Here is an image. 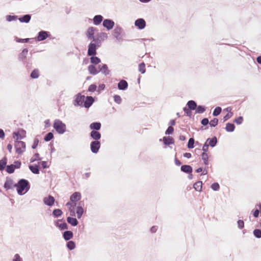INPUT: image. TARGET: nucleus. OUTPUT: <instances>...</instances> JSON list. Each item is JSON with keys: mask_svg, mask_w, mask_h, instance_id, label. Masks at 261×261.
<instances>
[{"mask_svg": "<svg viewBox=\"0 0 261 261\" xmlns=\"http://www.w3.org/2000/svg\"><path fill=\"white\" fill-rule=\"evenodd\" d=\"M97 31H98V29L96 28L89 27L85 32V35L87 39L91 41H94L95 37V33Z\"/></svg>", "mask_w": 261, "mask_h": 261, "instance_id": "13", "label": "nucleus"}, {"mask_svg": "<svg viewBox=\"0 0 261 261\" xmlns=\"http://www.w3.org/2000/svg\"><path fill=\"white\" fill-rule=\"evenodd\" d=\"M55 202L56 199L55 197L51 195H48L47 196H45L43 198V202L44 204L49 207L54 206Z\"/></svg>", "mask_w": 261, "mask_h": 261, "instance_id": "16", "label": "nucleus"}, {"mask_svg": "<svg viewBox=\"0 0 261 261\" xmlns=\"http://www.w3.org/2000/svg\"><path fill=\"white\" fill-rule=\"evenodd\" d=\"M63 214V212L60 208H55L53 210L52 212V214L51 215L54 218H59L60 217H61L62 216Z\"/></svg>", "mask_w": 261, "mask_h": 261, "instance_id": "38", "label": "nucleus"}, {"mask_svg": "<svg viewBox=\"0 0 261 261\" xmlns=\"http://www.w3.org/2000/svg\"><path fill=\"white\" fill-rule=\"evenodd\" d=\"M159 141L163 142L165 147L175 144L174 139L171 136H164L162 139H160Z\"/></svg>", "mask_w": 261, "mask_h": 261, "instance_id": "15", "label": "nucleus"}, {"mask_svg": "<svg viewBox=\"0 0 261 261\" xmlns=\"http://www.w3.org/2000/svg\"><path fill=\"white\" fill-rule=\"evenodd\" d=\"M29 49L28 48H23L18 54L17 59L21 63L28 60L27 56L28 55Z\"/></svg>", "mask_w": 261, "mask_h": 261, "instance_id": "18", "label": "nucleus"}, {"mask_svg": "<svg viewBox=\"0 0 261 261\" xmlns=\"http://www.w3.org/2000/svg\"><path fill=\"white\" fill-rule=\"evenodd\" d=\"M98 40L91 41L88 45L87 56L96 55L97 50L101 46Z\"/></svg>", "mask_w": 261, "mask_h": 261, "instance_id": "3", "label": "nucleus"}, {"mask_svg": "<svg viewBox=\"0 0 261 261\" xmlns=\"http://www.w3.org/2000/svg\"><path fill=\"white\" fill-rule=\"evenodd\" d=\"M98 69L99 72H101L105 76L109 75L111 73V70L109 69L108 66L106 64L102 63L98 65Z\"/></svg>", "mask_w": 261, "mask_h": 261, "instance_id": "22", "label": "nucleus"}, {"mask_svg": "<svg viewBox=\"0 0 261 261\" xmlns=\"http://www.w3.org/2000/svg\"><path fill=\"white\" fill-rule=\"evenodd\" d=\"M74 234L71 230H66L62 232V237L66 241H69L73 238Z\"/></svg>", "mask_w": 261, "mask_h": 261, "instance_id": "29", "label": "nucleus"}, {"mask_svg": "<svg viewBox=\"0 0 261 261\" xmlns=\"http://www.w3.org/2000/svg\"><path fill=\"white\" fill-rule=\"evenodd\" d=\"M194 144H195V139H194V137L190 138L189 139L187 145V148L189 149L193 148L195 147Z\"/></svg>", "mask_w": 261, "mask_h": 261, "instance_id": "52", "label": "nucleus"}, {"mask_svg": "<svg viewBox=\"0 0 261 261\" xmlns=\"http://www.w3.org/2000/svg\"><path fill=\"white\" fill-rule=\"evenodd\" d=\"M222 112V108L220 107H216L214 110L212 115L214 117L219 116Z\"/></svg>", "mask_w": 261, "mask_h": 261, "instance_id": "53", "label": "nucleus"}, {"mask_svg": "<svg viewBox=\"0 0 261 261\" xmlns=\"http://www.w3.org/2000/svg\"><path fill=\"white\" fill-rule=\"evenodd\" d=\"M225 127H224L225 130L228 133H232L234 131L236 126L234 123L228 122L226 123Z\"/></svg>", "mask_w": 261, "mask_h": 261, "instance_id": "37", "label": "nucleus"}, {"mask_svg": "<svg viewBox=\"0 0 261 261\" xmlns=\"http://www.w3.org/2000/svg\"><path fill=\"white\" fill-rule=\"evenodd\" d=\"M174 133V128L172 126H168L167 128L166 129L165 134L166 135H168L169 136L170 135H172Z\"/></svg>", "mask_w": 261, "mask_h": 261, "instance_id": "62", "label": "nucleus"}, {"mask_svg": "<svg viewBox=\"0 0 261 261\" xmlns=\"http://www.w3.org/2000/svg\"><path fill=\"white\" fill-rule=\"evenodd\" d=\"M66 220L68 224L73 227L77 226L79 224V221L75 217L68 216L67 217Z\"/></svg>", "mask_w": 261, "mask_h": 261, "instance_id": "35", "label": "nucleus"}, {"mask_svg": "<svg viewBox=\"0 0 261 261\" xmlns=\"http://www.w3.org/2000/svg\"><path fill=\"white\" fill-rule=\"evenodd\" d=\"M40 73L39 71L37 68H35L33 69L31 74H30V77L32 79H37L39 77Z\"/></svg>", "mask_w": 261, "mask_h": 261, "instance_id": "45", "label": "nucleus"}, {"mask_svg": "<svg viewBox=\"0 0 261 261\" xmlns=\"http://www.w3.org/2000/svg\"><path fill=\"white\" fill-rule=\"evenodd\" d=\"M33 38H20L17 36H14V40L17 42V43H29L31 40H33Z\"/></svg>", "mask_w": 261, "mask_h": 261, "instance_id": "40", "label": "nucleus"}, {"mask_svg": "<svg viewBox=\"0 0 261 261\" xmlns=\"http://www.w3.org/2000/svg\"><path fill=\"white\" fill-rule=\"evenodd\" d=\"M200 156L201 157V160L203 161V163L204 164L205 166L207 168H208V165L210 164V156L208 155V154L205 153H201Z\"/></svg>", "mask_w": 261, "mask_h": 261, "instance_id": "36", "label": "nucleus"}, {"mask_svg": "<svg viewBox=\"0 0 261 261\" xmlns=\"http://www.w3.org/2000/svg\"><path fill=\"white\" fill-rule=\"evenodd\" d=\"M7 163L8 159L6 156L0 160V171L2 172L5 169Z\"/></svg>", "mask_w": 261, "mask_h": 261, "instance_id": "39", "label": "nucleus"}, {"mask_svg": "<svg viewBox=\"0 0 261 261\" xmlns=\"http://www.w3.org/2000/svg\"><path fill=\"white\" fill-rule=\"evenodd\" d=\"M211 188L214 191L216 192L218 191L220 189V185L219 183L217 182H214L213 184H212Z\"/></svg>", "mask_w": 261, "mask_h": 261, "instance_id": "60", "label": "nucleus"}, {"mask_svg": "<svg viewBox=\"0 0 261 261\" xmlns=\"http://www.w3.org/2000/svg\"><path fill=\"white\" fill-rule=\"evenodd\" d=\"M84 99H85V95H82L81 93H78L74 96L73 100V105L75 107L82 108Z\"/></svg>", "mask_w": 261, "mask_h": 261, "instance_id": "8", "label": "nucleus"}, {"mask_svg": "<svg viewBox=\"0 0 261 261\" xmlns=\"http://www.w3.org/2000/svg\"><path fill=\"white\" fill-rule=\"evenodd\" d=\"M108 34L105 32H100L98 33L95 37V39H94V41L98 40L99 44L101 45L102 41H104L105 40L107 39L108 38Z\"/></svg>", "mask_w": 261, "mask_h": 261, "instance_id": "24", "label": "nucleus"}, {"mask_svg": "<svg viewBox=\"0 0 261 261\" xmlns=\"http://www.w3.org/2000/svg\"><path fill=\"white\" fill-rule=\"evenodd\" d=\"M180 170L185 173H189L193 172V169L192 167L190 165H182L180 167Z\"/></svg>", "mask_w": 261, "mask_h": 261, "instance_id": "33", "label": "nucleus"}, {"mask_svg": "<svg viewBox=\"0 0 261 261\" xmlns=\"http://www.w3.org/2000/svg\"><path fill=\"white\" fill-rule=\"evenodd\" d=\"M53 127L58 134L62 135L66 132V125L60 119H55L54 121Z\"/></svg>", "mask_w": 261, "mask_h": 261, "instance_id": "2", "label": "nucleus"}, {"mask_svg": "<svg viewBox=\"0 0 261 261\" xmlns=\"http://www.w3.org/2000/svg\"><path fill=\"white\" fill-rule=\"evenodd\" d=\"M101 127V123L99 121L92 122L89 125V128L91 131H99Z\"/></svg>", "mask_w": 261, "mask_h": 261, "instance_id": "30", "label": "nucleus"}, {"mask_svg": "<svg viewBox=\"0 0 261 261\" xmlns=\"http://www.w3.org/2000/svg\"><path fill=\"white\" fill-rule=\"evenodd\" d=\"M32 18V15L27 14L21 16H18V20L21 23H28L30 22Z\"/></svg>", "mask_w": 261, "mask_h": 261, "instance_id": "26", "label": "nucleus"}, {"mask_svg": "<svg viewBox=\"0 0 261 261\" xmlns=\"http://www.w3.org/2000/svg\"><path fill=\"white\" fill-rule=\"evenodd\" d=\"M97 86L96 85V84L93 83L91 84L89 87L88 89V91L89 92H94L95 91H97Z\"/></svg>", "mask_w": 261, "mask_h": 261, "instance_id": "58", "label": "nucleus"}, {"mask_svg": "<svg viewBox=\"0 0 261 261\" xmlns=\"http://www.w3.org/2000/svg\"><path fill=\"white\" fill-rule=\"evenodd\" d=\"M14 148L16 153L21 155L25 151L26 144L22 141H14Z\"/></svg>", "mask_w": 261, "mask_h": 261, "instance_id": "6", "label": "nucleus"}, {"mask_svg": "<svg viewBox=\"0 0 261 261\" xmlns=\"http://www.w3.org/2000/svg\"><path fill=\"white\" fill-rule=\"evenodd\" d=\"M210 122V126L211 127H215L218 124L219 120L217 118H213Z\"/></svg>", "mask_w": 261, "mask_h": 261, "instance_id": "55", "label": "nucleus"}, {"mask_svg": "<svg viewBox=\"0 0 261 261\" xmlns=\"http://www.w3.org/2000/svg\"><path fill=\"white\" fill-rule=\"evenodd\" d=\"M42 160V158L40 156V154L38 152L34 153L33 157L31 158L30 160L31 163H34L36 161H41Z\"/></svg>", "mask_w": 261, "mask_h": 261, "instance_id": "46", "label": "nucleus"}, {"mask_svg": "<svg viewBox=\"0 0 261 261\" xmlns=\"http://www.w3.org/2000/svg\"><path fill=\"white\" fill-rule=\"evenodd\" d=\"M183 111L185 112V115L190 118H193L194 119V116L192 114V110L188 109L187 107L183 108Z\"/></svg>", "mask_w": 261, "mask_h": 261, "instance_id": "49", "label": "nucleus"}, {"mask_svg": "<svg viewBox=\"0 0 261 261\" xmlns=\"http://www.w3.org/2000/svg\"><path fill=\"white\" fill-rule=\"evenodd\" d=\"M128 87V84L127 81L124 80H121L117 84V88L119 90L125 91L127 90Z\"/></svg>", "mask_w": 261, "mask_h": 261, "instance_id": "27", "label": "nucleus"}, {"mask_svg": "<svg viewBox=\"0 0 261 261\" xmlns=\"http://www.w3.org/2000/svg\"><path fill=\"white\" fill-rule=\"evenodd\" d=\"M200 123L201 124V126L199 128H197V132L199 130L202 131L204 130H207L210 127V122L208 118H203L200 120Z\"/></svg>", "mask_w": 261, "mask_h": 261, "instance_id": "21", "label": "nucleus"}, {"mask_svg": "<svg viewBox=\"0 0 261 261\" xmlns=\"http://www.w3.org/2000/svg\"><path fill=\"white\" fill-rule=\"evenodd\" d=\"M185 107H187L188 109L196 111V101L194 100H189Z\"/></svg>", "mask_w": 261, "mask_h": 261, "instance_id": "41", "label": "nucleus"}, {"mask_svg": "<svg viewBox=\"0 0 261 261\" xmlns=\"http://www.w3.org/2000/svg\"><path fill=\"white\" fill-rule=\"evenodd\" d=\"M26 130L22 128H18L17 130L13 132V138L14 141H19L26 137Z\"/></svg>", "mask_w": 261, "mask_h": 261, "instance_id": "7", "label": "nucleus"}, {"mask_svg": "<svg viewBox=\"0 0 261 261\" xmlns=\"http://www.w3.org/2000/svg\"><path fill=\"white\" fill-rule=\"evenodd\" d=\"M254 236L257 239L261 238V230L258 228H255L253 231Z\"/></svg>", "mask_w": 261, "mask_h": 261, "instance_id": "59", "label": "nucleus"}, {"mask_svg": "<svg viewBox=\"0 0 261 261\" xmlns=\"http://www.w3.org/2000/svg\"><path fill=\"white\" fill-rule=\"evenodd\" d=\"M256 207H257L255 206V207L251 211V214H252V216L255 218H258L259 214V211Z\"/></svg>", "mask_w": 261, "mask_h": 261, "instance_id": "63", "label": "nucleus"}, {"mask_svg": "<svg viewBox=\"0 0 261 261\" xmlns=\"http://www.w3.org/2000/svg\"><path fill=\"white\" fill-rule=\"evenodd\" d=\"M47 38L53 39H54V37L51 36L49 32L44 30H41L37 33L36 36L33 38V39H34L36 42H41L44 41Z\"/></svg>", "mask_w": 261, "mask_h": 261, "instance_id": "4", "label": "nucleus"}, {"mask_svg": "<svg viewBox=\"0 0 261 261\" xmlns=\"http://www.w3.org/2000/svg\"><path fill=\"white\" fill-rule=\"evenodd\" d=\"M5 170L9 174H12L15 172V169L14 165L11 164L10 165H7Z\"/></svg>", "mask_w": 261, "mask_h": 261, "instance_id": "47", "label": "nucleus"}, {"mask_svg": "<svg viewBox=\"0 0 261 261\" xmlns=\"http://www.w3.org/2000/svg\"><path fill=\"white\" fill-rule=\"evenodd\" d=\"M54 223L56 227L61 231L66 230L68 229V225L64 218L55 220Z\"/></svg>", "mask_w": 261, "mask_h": 261, "instance_id": "10", "label": "nucleus"}, {"mask_svg": "<svg viewBox=\"0 0 261 261\" xmlns=\"http://www.w3.org/2000/svg\"><path fill=\"white\" fill-rule=\"evenodd\" d=\"M54 130H52L51 132L47 133L44 137V140L45 142H49L54 138Z\"/></svg>", "mask_w": 261, "mask_h": 261, "instance_id": "42", "label": "nucleus"}, {"mask_svg": "<svg viewBox=\"0 0 261 261\" xmlns=\"http://www.w3.org/2000/svg\"><path fill=\"white\" fill-rule=\"evenodd\" d=\"M66 246L69 250H72L76 247V243L74 241L69 240L66 241Z\"/></svg>", "mask_w": 261, "mask_h": 261, "instance_id": "44", "label": "nucleus"}, {"mask_svg": "<svg viewBox=\"0 0 261 261\" xmlns=\"http://www.w3.org/2000/svg\"><path fill=\"white\" fill-rule=\"evenodd\" d=\"M89 136L93 141H100L101 135L99 131H91Z\"/></svg>", "mask_w": 261, "mask_h": 261, "instance_id": "28", "label": "nucleus"}, {"mask_svg": "<svg viewBox=\"0 0 261 261\" xmlns=\"http://www.w3.org/2000/svg\"><path fill=\"white\" fill-rule=\"evenodd\" d=\"M31 188V184L28 179H19L16 183V189L18 195L22 196L26 194Z\"/></svg>", "mask_w": 261, "mask_h": 261, "instance_id": "1", "label": "nucleus"}, {"mask_svg": "<svg viewBox=\"0 0 261 261\" xmlns=\"http://www.w3.org/2000/svg\"><path fill=\"white\" fill-rule=\"evenodd\" d=\"M84 206V202L81 201L78 203L77 206H76V213L77 214V218L79 219H80L82 218L84 213V210L83 208Z\"/></svg>", "mask_w": 261, "mask_h": 261, "instance_id": "20", "label": "nucleus"}, {"mask_svg": "<svg viewBox=\"0 0 261 261\" xmlns=\"http://www.w3.org/2000/svg\"><path fill=\"white\" fill-rule=\"evenodd\" d=\"M97 100L96 96L93 97L92 96H85V99L83 104L82 108L89 109L90 108L93 103Z\"/></svg>", "mask_w": 261, "mask_h": 261, "instance_id": "9", "label": "nucleus"}, {"mask_svg": "<svg viewBox=\"0 0 261 261\" xmlns=\"http://www.w3.org/2000/svg\"><path fill=\"white\" fill-rule=\"evenodd\" d=\"M138 70L141 74H144L146 72V65L144 62L139 64Z\"/></svg>", "mask_w": 261, "mask_h": 261, "instance_id": "48", "label": "nucleus"}, {"mask_svg": "<svg viewBox=\"0 0 261 261\" xmlns=\"http://www.w3.org/2000/svg\"><path fill=\"white\" fill-rule=\"evenodd\" d=\"M114 21L110 18L104 19L102 22V26L106 29L107 31H110L115 27Z\"/></svg>", "mask_w": 261, "mask_h": 261, "instance_id": "17", "label": "nucleus"}, {"mask_svg": "<svg viewBox=\"0 0 261 261\" xmlns=\"http://www.w3.org/2000/svg\"><path fill=\"white\" fill-rule=\"evenodd\" d=\"M135 26L139 30L145 29L146 26V22L144 18H139L135 21Z\"/></svg>", "mask_w": 261, "mask_h": 261, "instance_id": "19", "label": "nucleus"}, {"mask_svg": "<svg viewBox=\"0 0 261 261\" xmlns=\"http://www.w3.org/2000/svg\"><path fill=\"white\" fill-rule=\"evenodd\" d=\"M96 65L90 64L88 67L89 73L93 75H95L99 73L98 69H96Z\"/></svg>", "mask_w": 261, "mask_h": 261, "instance_id": "34", "label": "nucleus"}, {"mask_svg": "<svg viewBox=\"0 0 261 261\" xmlns=\"http://www.w3.org/2000/svg\"><path fill=\"white\" fill-rule=\"evenodd\" d=\"M206 168L205 166V168L202 167L197 168V173H201L200 175H206L207 173Z\"/></svg>", "mask_w": 261, "mask_h": 261, "instance_id": "56", "label": "nucleus"}, {"mask_svg": "<svg viewBox=\"0 0 261 261\" xmlns=\"http://www.w3.org/2000/svg\"><path fill=\"white\" fill-rule=\"evenodd\" d=\"M205 142L210 147L214 148L217 145L218 140L216 136H214L212 138H208L206 140Z\"/></svg>", "mask_w": 261, "mask_h": 261, "instance_id": "23", "label": "nucleus"}, {"mask_svg": "<svg viewBox=\"0 0 261 261\" xmlns=\"http://www.w3.org/2000/svg\"><path fill=\"white\" fill-rule=\"evenodd\" d=\"M82 198V195L80 192H74L70 196L69 200L73 203L72 207H75L77 205V202Z\"/></svg>", "mask_w": 261, "mask_h": 261, "instance_id": "12", "label": "nucleus"}, {"mask_svg": "<svg viewBox=\"0 0 261 261\" xmlns=\"http://www.w3.org/2000/svg\"><path fill=\"white\" fill-rule=\"evenodd\" d=\"M112 35L114 38L118 41H123V37L125 36V32L123 28L118 24H117L112 31Z\"/></svg>", "mask_w": 261, "mask_h": 261, "instance_id": "5", "label": "nucleus"}, {"mask_svg": "<svg viewBox=\"0 0 261 261\" xmlns=\"http://www.w3.org/2000/svg\"><path fill=\"white\" fill-rule=\"evenodd\" d=\"M30 54H31V57L28 58V60L22 63L23 64V65L25 66V68L28 70H29L32 68V63L31 58L32 54L31 53H30Z\"/></svg>", "mask_w": 261, "mask_h": 261, "instance_id": "43", "label": "nucleus"}, {"mask_svg": "<svg viewBox=\"0 0 261 261\" xmlns=\"http://www.w3.org/2000/svg\"><path fill=\"white\" fill-rule=\"evenodd\" d=\"M100 141H92L90 144L91 151L94 154H97L100 148Z\"/></svg>", "mask_w": 261, "mask_h": 261, "instance_id": "14", "label": "nucleus"}, {"mask_svg": "<svg viewBox=\"0 0 261 261\" xmlns=\"http://www.w3.org/2000/svg\"><path fill=\"white\" fill-rule=\"evenodd\" d=\"M38 137H40V136L37 135L34 139L33 144L32 145V146H31V147L33 149H35L36 148H37V147L38 145V144L39 143V140L38 138Z\"/></svg>", "mask_w": 261, "mask_h": 261, "instance_id": "57", "label": "nucleus"}, {"mask_svg": "<svg viewBox=\"0 0 261 261\" xmlns=\"http://www.w3.org/2000/svg\"><path fill=\"white\" fill-rule=\"evenodd\" d=\"M39 164L40 165V168H42V169H46V168H48L49 167V166L48 165V162L47 161H42V160L40 161V163H39Z\"/></svg>", "mask_w": 261, "mask_h": 261, "instance_id": "64", "label": "nucleus"}, {"mask_svg": "<svg viewBox=\"0 0 261 261\" xmlns=\"http://www.w3.org/2000/svg\"><path fill=\"white\" fill-rule=\"evenodd\" d=\"M88 56L90 57V63L92 65H98L101 62L100 58L97 57L96 55H91Z\"/></svg>", "mask_w": 261, "mask_h": 261, "instance_id": "31", "label": "nucleus"}, {"mask_svg": "<svg viewBox=\"0 0 261 261\" xmlns=\"http://www.w3.org/2000/svg\"><path fill=\"white\" fill-rule=\"evenodd\" d=\"M16 183L9 176H7L3 187L6 191L16 188Z\"/></svg>", "mask_w": 261, "mask_h": 261, "instance_id": "11", "label": "nucleus"}, {"mask_svg": "<svg viewBox=\"0 0 261 261\" xmlns=\"http://www.w3.org/2000/svg\"><path fill=\"white\" fill-rule=\"evenodd\" d=\"M18 16L15 15H7L6 16V19L8 22L16 21L18 20Z\"/></svg>", "mask_w": 261, "mask_h": 261, "instance_id": "50", "label": "nucleus"}, {"mask_svg": "<svg viewBox=\"0 0 261 261\" xmlns=\"http://www.w3.org/2000/svg\"><path fill=\"white\" fill-rule=\"evenodd\" d=\"M39 164V163L37 164H30L28 166L29 169L31 171V172L34 174H39L40 173V167H39L38 165Z\"/></svg>", "mask_w": 261, "mask_h": 261, "instance_id": "25", "label": "nucleus"}, {"mask_svg": "<svg viewBox=\"0 0 261 261\" xmlns=\"http://www.w3.org/2000/svg\"><path fill=\"white\" fill-rule=\"evenodd\" d=\"M243 117L242 116H239L233 119V122L234 123H236L237 125H241L243 123Z\"/></svg>", "mask_w": 261, "mask_h": 261, "instance_id": "54", "label": "nucleus"}, {"mask_svg": "<svg viewBox=\"0 0 261 261\" xmlns=\"http://www.w3.org/2000/svg\"><path fill=\"white\" fill-rule=\"evenodd\" d=\"M113 98H114V101L116 103H117L118 105H120V104L121 103L122 100V98H121V96L119 95L115 94L113 96Z\"/></svg>", "mask_w": 261, "mask_h": 261, "instance_id": "61", "label": "nucleus"}, {"mask_svg": "<svg viewBox=\"0 0 261 261\" xmlns=\"http://www.w3.org/2000/svg\"><path fill=\"white\" fill-rule=\"evenodd\" d=\"M207 108L204 105H197V114H202L206 110Z\"/></svg>", "mask_w": 261, "mask_h": 261, "instance_id": "51", "label": "nucleus"}, {"mask_svg": "<svg viewBox=\"0 0 261 261\" xmlns=\"http://www.w3.org/2000/svg\"><path fill=\"white\" fill-rule=\"evenodd\" d=\"M104 19L101 15H96L93 18V23L95 25H98L102 22H103Z\"/></svg>", "mask_w": 261, "mask_h": 261, "instance_id": "32", "label": "nucleus"}]
</instances>
